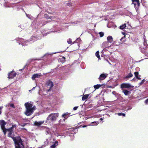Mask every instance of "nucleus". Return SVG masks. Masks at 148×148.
I'll list each match as a JSON object with an SVG mask.
<instances>
[{
	"instance_id": "obj_1",
	"label": "nucleus",
	"mask_w": 148,
	"mask_h": 148,
	"mask_svg": "<svg viewBox=\"0 0 148 148\" xmlns=\"http://www.w3.org/2000/svg\"><path fill=\"white\" fill-rule=\"evenodd\" d=\"M33 106V103L32 102L26 103L25 104L26 110L25 114L27 116L32 114V108Z\"/></svg>"
},
{
	"instance_id": "obj_2",
	"label": "nucleus",
	"mask_w": 148,
	"mask_h": 148,
	"mask_svg": "<svg viewBox=\"0 0 148 148\" xmlns=\"http://www.w3.org/2000/svg\"><path fill=\"white\" fill-rule=\"evenodd\" d=\"M15 144V148H24L22 140L20 137H17L16 138L13 139Z\"/></svg>"
},
{
	"instance_id": "obj_3",
	"label": "nucleus",
	"mask_w": 148,
	"mask_h": 148,
	"mask_svg": "<svg viewBox=\"0 0 148 148\" xmlns=\"http://www.w3.org/2000/svg\"><path fill=\"white\" fill-rule=\"evenodd\" d=\"M58 116V115L57 114H51L49 115L47 119L49 122L54 121H56Z\"/></svg>"
},
{
	"instance_id": "obj_4",
	"label": "nucleus",
	"mask_w": 148,
	"mask_h": 148,
	"mask_svg": "<svg viewBox=\"0 0 148 148\" xmlns=\"http://www.w3.org/2000/svg\"><path fill=\"white\" fill-rule=\"evenodd\" d=\"M1 123L0 124L1 125V127L3 130L5 135V134L6 131H8V129H6L5 127V125L6 124V123L3 120L1 121Z\"/></svg>"
},
{
	"instance_id": "obj_5",
	"label": "nucleus",
	"mask_w": 148,
	"mask_h": 148,
	"mask_svg": "<svg viewBox=\"0 0 148 148\" xmlns=\"http://www.w3.org/2000/svg\"><path fill=\"white\" fill-rule=\"evenodd\" d=\"M134 87V86H131L130 84L128 83H124L122 84L121 85V88H131Z\"/></svg>"
},
{
	"instance_id": "obj_6",
	"label": "nucleus",
	"mask_w": 148,
	"mask_h": 148,
	"mask_svg": "<svg viewBox=\"0 0 148 148\" xmlns=\"http://www.w3.org/2000/svg\"><path fill=\"white\" fill-rule=\"evenodd\" d=\"M46 84L47 86H49V89H48L47 91L48 92H49L51 91V88L53 86V82L49 80L47 82Z\"/></svg>"
},
{
	"instance_id": "obj_7",
	"label": "nucleus",
	"mask_w": 148,
	"mask_h": 148,
	"mask_svg": "<svg viewBox=\"0 0 148 148\" xmlns=\"http://www.w3.org/2000/svg\"><path fill=\"white\" fill-rule=\"evenodd\" d=\"M16 75V73H13V71L10 72L9 73L8 78L10 79H12L15 77Z\"/></svg>"
},
{
	"instance_id": "obj_8",
	"label": "nucleus",
	"mask_w": 148,
	"mask_h": 148,
	"mask_svg": "<svg viewBox=\"0 0 148 148\" xmlns=\"http://www.w3.org/2000/svg\"><path fill=\"white\" fill-rule=\"evenodd\" d=\"M108 74H101L99 79L100 80H103L105 79L107 77Z\"/></svg>"
},
{
	"instance_id": "obj_9",
	"label": "nucleus",
	"mask_w": 148,
	"mask_h": 148,
	"mask_svg": "<svg viewBox=\"0 0 148 148\" xmlns=\"http://www.w3.org/2000/svg\"><path fill=\"white\" fill-rule=\"evenodd\" d=\"M121 90L124 93L125 95H128L131 93V92L130 91L124 89L123 88H121Z\"/></svg>"
},
{
	"instance_id": "obj_10",
	"label": "nucleus",
	"mask_w": 148,
	"mask_h": 148,
	"mask_svg": "<svg viewBox=\"0 0 148 148\" xmlns=\"http://www.w3.org/2000/svg\"><path fill=\"white\" fill-rule=\"evenodd\" d=\"M41 75V73L34 74L32 75V78L33 80H34L36 78H39Z\"/></svg>"
},
{
	"instance_id": "obj_11",
	"label": "nucleus",
	"mask_w": 148,
	"mask_h": 148,
	"mask_svg": "<svg viewBox=\"0 0 148 148\" xmlns=\"http://www.w3.org/2000/svg\"><path fill=\"white\" fill-rule=\"evenodd\" d=\"M44 123L43 121H40L39 122L35 121L34 123V124L35 125L39 126L43 124Z\"/></svg>"
},
{
	"instance_id": "obj_12",
	"label": "nucleus",
	"mask_w": 148,
	"mask_h": 148,
	"mask_svg": "<svg viewBox=\"0 0 148 148\" xmlns=\"http://www.w3.org/2000/svg\"><path fill=\"white\" fill-rule=\"evenodd\" d=\"M134 75L135 76L136 78L138 79H141V78L139 77L138 76H140V75H138V72H135L134 73Z\"/></svg>"
},
{
	"instance_id": "obj_13",
	"label": "nucleus",
	"mask_w": 148,
	"mask_h": 148,
	"mask_svg": "<svg viewBox=\"0 0 148 148\" xmlns=\"http://www.w3.org/2000/svg\"><path fill=\"white\" fill-rule=\"evenodd\" d=\"M58 145V143L57 141H56L54 143H53V144L51 146L52 148H55Z\"/></svg>"
},
{
	"instance_id": "obj_14",
	"label": "nucleus",
	"mask_w": 148,
	"mask_h": 148,
	"mask_svg": "<svg viewBox=\"0 0 148 148\" xmlns=\"http://www.w3.org/2000/svg\"><path fill=\"white\" fill-rule=\"evenodd\" d=\"M107 39L108 42H112L113 40V38L111 36H109L107 38Z\"/></svg>"
},
{
	"instance_id": "obj_15",
	"label": "nucleus",
	"mask_w": 148,
	"mask_h": 148,
	"mask_svg": "<svg viewBox=\"0 0 148 148\" xmlns=\"http://www.w3.org/2000/svg\"><path fill=\"white\" fill-rule=\"evenodd\" d=\"M89 95H84L82 97V100L83 101L87 99L89 96Z\"/></svg>"
},
{
	"instance_id": "obj_16",
	"label": "nucleus",
	"mask_w": 148,
	"mask_h": 148,
	"mask_svg": "<svg viewBox=\"0 0 148 148\" xmlns=\"http://www.w3.org/2000/svg\"><path fill=\"white\" fill-rule=\"evenodd\" d=\"M126 27V24H124L123 25H121L119 27V28L121 29H124L125 27Z\"/></svg>"
},
{
	"instance_id": "obj_17",
	"label": "nucleus",
	"mask_w": 148,
	"mask_h": 148,
	"mask_svg": "<svg viewBox=\"0 0 148 148\" xmlns=\"http://www.w3.org/2000/svg\"><path fill=\"white\" fill-rule=\"evenodd\" d=\"M101 86V85H94V87L96 89H97L99 88Z\"/></svg>"
},
{
	"instance_id": "obj_18",
	"label": "nucleus",
	"mask_w": 148,
	"mask_h": 148,
	"mask_svg": "<svg viewBox=\"0 0 148 148\" xmlns=\"http://www.w3.org/2000/svg\"><path fill=\"white\" fill-rule=\"evenodd\" d=\"M133 76V75L131 73H130L129 75L126 76L125 77V78H128L130 77H132Z\"/></svg>"
},
{
	"instance_id": "obj_19",
	"label": "nucleus",
	"mask_w": 148,
	"mask_h": 148,
	"mask_svg": "<svg viewBox=\"0 0 148 148\" xmlns=\"http://www.w3.org/2000/svg\"><path fill=\"white\" fill-rule=\"evenodd\" d=\"M96 56L98 58H100V56L99 55V51H97L95 53Z\"/></svg>"
},
{
	"instance_id": "obj_20",
	"label": "nucleus",
	"mask_w": 148,
	"mask_h": 148,
	"mask_svg": "<svg viewBox=\"0 0 148 148\" xmlns=\"http://www.w3.org/2000/svg\"><path fill=\"white\" fill-rule=\"evenodd\" d=\"M16 126V125H12V127H11L9 129H7L8 131L12 130V129L14 127H15Z\"/></svg>"
},
{
	"instance_id": "obj_21",
	"label": "nucleus",
	"mask_w": 148,
	"mask_h": 148,
	"mask_svg": "<svg viewBox=\"0 0 148 148\" xmlns=\"http://www.w3.org/2000/svg\"><path fill=\"white\" fill-rule=\"evenodd\" d=\"M32 114L33 113L34 111L36 109V107L35 106H32Z\"/></svg>"
},
{
	"instance_id": "obj_22",
	"label": "nucleus",
	"mask_w": 148,
	"mask_h": 148,
	"mask_svg": "<svg viewBox=\"0 0 148 148\" xmlns=\"http://www.w3.org/2000/svg\"><path fill=\"white\" fill-rule=\"evenodd\" d=\"M133 2H136L138 5H139L140 3L139 0H132Z\"/></svg>"
},
{
	"instance_id": "obj_23",
	"label": "nucleus",
	"mask_w": 148,
	"mask_h": 148,
	"mask_svg": "<svg viewBox=\"0 0 148 148\" xmlns=\"http://www.w3.org/2000/svg\"><path fill=\"white\" fill-rule=\"evenodd\" d=\"M8 131L9 132V133L8 134V136L11 137V136L12 134V130H10V131Z\"/></svg>"
},
{
	"instance_id": "obj_24",
	"label": "nucleus",
	"mask_w": 148,
	"mask_h": 148,
	"mask_svg": "<svg viewBox=\"0 0 148 148\" xmlns=\"http://www.w3.org/2000/svg\"><path fill=\"white\" fill-rule=\"evenodd\" d=\"M67 42L69 44H71L72 42V41L71 40V39L69 38L68 39Z\"/></svg>"
},
{
	"instance_id": "obj_25",
	"label": "nucleus",
	"mask_w": 148,
	"mask_h": 148,
	"mask_svg": "<svg viewBox=\"0 0 148 148\" xmlns=\"http://www.w3.org/2000/svg\"><path fill=\"white\" fill-rule=\"evenodd\" d=\"M100 37H102L104 36V33L102 32H101L99 33Z\"/></svg>"
},
{
	"instance_id": "obj_26",
	"label": "nucleus",
	"mask_w": 148,
	"mask_h": 148,
	"mask_svg": "<svg viewBox=\"0 0 148 148\" xmlns=\"http://www.w3.org/2000/svg\"><path fill=\"white\" fill-rule=\"evenodd\" d=\"M45 17L47 19H49V18H51L50 17L48 16L47 14H45Z\"/></svg>"
},
{
	"instance_id": "obj_27",
	"label": "nucleus",
	"mask_w": 148,
	"mask_h": 148,
	"mask_svg": "<svg viewBox=\"0 0 148 148\" xmlns=\"http://www.w3.org/2000/svg\"><path fill=\"white\" fill-rule=\"evenodd\" d=\"M67 5L69 6H70L72 5V3H67Z\"/></svg>"
},
{
	"instance_id": "obj_28",
	"label": "nucleus",
	"mask_w": 148,
	"mask_h": 148,
	"mask_svg": "<svg viewBox=\"0 0 148 148\" xmlns=\"http://www.w3.org/2000/svg\"><path fill=\"white\" fill-rule=\"evenodd\" d=\"M67 114L66 113H65L63 114L62 115V117H63L65 118V116L67 114Z\"/></svg>"
},
{
	"instance_id": "obj_29",
	"label": "nucleus",
	"mask_w": 148,
	"mask_h": 148,
	"mask_svg": "<svg viewBox=\"0 0 148 148\" xmlns=\"http://www.w3.org/2000/svg\"><path fill=\"white\" fill-rule=\"evenodd\" d=\"M145 82V80L144 79L140 83V84L141 85H142Z\"/></svg>"
},
{
	"instance_id": "obj_30",
	"label": "nucleus",
	"mask_w": 148,
	"mask_h": 148,
	"mask_svg": "<svg viewBox=\"0 0 148 148\" xmlns=\"http://www.w3.org/2000/svg\"><path fill=\"white\" fill-rule=\"evenodd\" d=\"M10 107H12V108H14V104L13 103L11 104H10Z\"/></svg>"
},
{
	"instance_id": "obj_31",
	"label": "nucleus",
	"mask_w": 148,
	"mask_h": 148,
	"mask_svg": "<svg viewBox=\"0 0 148 148\" xmlns=\"http://www.w3.org/2000/svg\"><path fill=\"white\" fill-rule=\"evenodd\" d=\"M78 108V107L77 106V107H74L73 108V110H76L77 108Z\"/></svg>"
},
{
	"instance_id": "obj_32",
	"label": "nucleus",
	"mask_w": 148,
	"mask_h": 148,
	"mask_svg": "<svg viewBox=\"0 0 148 148\" xmlns=\"http://www.w3.org/2000/svg\"><path fill=\"white\" fill-rule=\"evenodd\" d=\"M2 108V107H0V114H1V110Z\"/></svg>"
},
{
	"instance_id": "obj_33",
	"label": "nucleus",
	"mask_w": 148,
	"mask_h": 148,
	"mask_svg": "<svg viewBox=\"0 0 148 148\" xmlns=\"http://www.w3.org/2000/svg\"><path fill=\"white\" fill-rule=\"evenodd\" d=\"M148 102V99H147L145 101V102L147 103V102Z\"/></svg>"
},
{
	"instance_id": "obj_34",
	"label": "nucleus",
	"mask_w": 148,
	"mask_h": 148,
	"mask_svg": "<svg viewBox=\"0 0 148 148\" xmlns=\"http://www.w3.org/2000/svg\"><path fill=\"white\" fill-rule=\"evenodd\" d=\"M118 114V115H119V116H121V115H122V113H119Z\"/></svg>"
},
{
	"instance_id": "obj_35",
	"label": "nucleus",
	"mask_w": 148,
	"mask_h": 148,
	"mask_svg": "<svg viewBox=\"0 0 148 148\" xmlns=\"http://www.w3.org/2000/svg\"><path fill=\"white\" fill-rule=\"evenodd\" d=\"M105 43H106V42H103V43L102 44V46L103 47L105 45Z\"/></svg>"
},
{
	"instance_id": "obj_36",
	"label": "nucleus",
	"mask_w": 148,
	"mask_h": 148,
	"mask_svg": "<svg viewBox=\"0 0 148 148\" xmlns=\"http://www.w3.org/2000/svg\"><path fill=\"white\" fill-rule=\"evenodd\" d=\"M26 124H27L26 123L23 124V125H21V126H22L23 127V126H25V125H26Z\"/></svg>"
},
{
	"instance_id": "obj_37",
	"label": "nucleus",
	"mask_w": 148,
	"mask_h": 148,
	"mask_svg": "<svg viewBox=\"0 0 148 148\" xmlns=\"http://www.w3.org/2000/svg\"><path fill=\"white\" fill-rule=\"evenodd\" d=\"M132 4H133L134 5H136V3H134V2H132Z\"/></svg>"
},
{
	"instance_id": "obj_38",
	"label": "nucleus",
	"mask_w": 148,
	"mask_h": 148,
	"mask_svg": "<svg viewBox=\"0 0 148 148\" xmlns=\"http://www.w3.org/2000/svg\"><path fill=\"white\" fill-rule=\"evenodd\" d=\"M125 114H124V113H122V115H123V116H125Z\"/></svg>"
},
{
	"instance_id": "obj_39",
	"label": "nucleus",
	"mask_w": 148,
	"mask_h": 148,
	"mask_svg": "<svg viewBox=\"0 0 148 148\" xmlns=\"http://www.w3.org/2000/svg\"><path fill=\"white\" fill-rule=\"evenodd\" d=\"M86 127V125H84L83 126V127Z\"/></svg>"
},
{
	"instance_id": "obj_40",
	"label": "nucleus",
	"mask_w": 148,
	"mask_h": 148,
	"mask_svg": "<svg viewBox=\"0 0 148 148\" xmlns=\"http://www.w3.org/2000/svg\"><path fill=\"white\" fill-rule=\"evenodd\" d=\"M125 37V36H124V37ZM124 38V37H122L121 39V40H122V39H123V38Z\"/></svg>"
},
{
	"instance_id": "obj_41",
	"label": "nucleus",
	"mask_w": 148,
	"mask_h": 148,
	"mask_svg": "<svg viewBox=\"0 0 148 148\" xmlns=\"http://www.w3.org/2000/svg\"><path fill=\"white\" fill-rule=\"evenodd\" d=\"M100 120L101 121H102L103 119L102 118H101L100 119Z\"/></svg>"
},
{
	"instance_id": "obj_42",
	"label": "nucleus",
	"mask_w": 148,
	"mask_h": 148,
	"mask_svg": "<svg viewBox=\"0 0 148 148\" xmlns=\"http://www.w3.org/2000/svg\"><path fill=\"white\" fill-rule=\"evenodd\" d=\"M122 33L123 34H124V35H125V33H123V32H122Z\"/></svg>"
},
{
	"instance_id": "obj_43",
	"label": "nucleus",
	"mask_w": 148,
	"mask_h": 148,
	"mask_svg": "<svg viewBox=\"0 0 148 148\" xmlns=\"http://www.w3.org/2000/svg\"><path fill=\"white\" fill-rule=\"evenodd\" d=\"M1 123V121H0V124Z\"/></svg>"
},
{
	"instance_id": "obj_44",
	"label": "nucleus",
	"mask_w": 148,
	"mask_h": 148,
	"mask_svg": "<svg viewBox=\"0 0 148 148\" xmlns=\"http://www.w3.org/2000/svg\"><path fill=\"white\" fill-rule=\"evenodd\" d=\"M22 70V69H20L19 70H20V71H21V70Z\"/></svg>"
},
{
	"instance_id": "obj_45",
	"label": "nucleus",
	"mask_w": 148,
	"mask_h": 148,
	"mask_svg": "<svg viewBox=\"0 0 148 148\" xmlns=\"http://www.w3.org/2000/svg\"><path fill=\"white\" fill-rule=\"evenodd\" d=\"M132 80H134V79H132Z\"/></svg>"
},
{
	"instance_id": "obj_46",
	"label": "nucleus",
	"mask_w": 148,
	"mask_h": 148,
	"mask_svg": "<svg viewBox=\"0 0 148 148\" xmlns=\"http://www.w3.org/2000/svg\"><path fill=\"white\" fill-rule=\"evenodd\" d=\"M35 88V87H34V88H33V89H34Z\"/></svg>"
},
{
	"instance_id": "obj_47",
	"label": "nucleus",
	"mask_w": 148,
	"mask_h": 148,
	"mask_svg": "<svg viewBox=\"0 0 148 148\" xmlns=\"http://www.w3.org/2000/svg\"><path fill=\"white\" fill-rule=\"evenodd\" d=\"M94 123V122H93L92 123Z\"/></svg>"
}]
</instances>
